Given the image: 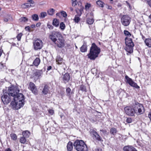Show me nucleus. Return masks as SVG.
<instances>
[{"instance_id": "obj_1", "label": "nucleus", "mask_w": 151, "mask_h": 151, "mask_svg": "<svg viewBox=\"0 0 151 151\" xmlns=\"http://www.w3.org/2000/svg\"><path fill=\"white\" fill-rule=\"evenodd\" d=\"M101 50L94 43L92 44L89 53L87 55L88 58L92 60H94L98 57Z\"/></svg>"}, {"instance_id": "obj_2", "label": "nucleus", "mask_w": 151, "mask_h": 151, "mask_svg": "<svg viewBox=\"0 0 151 151\" xmlns=\"http://www.w3.org/2000/svg\"><path fill=\"white\" fill-rule=\"evenodd\" d=\"M75 149L77 151H87L88 148L86 145L82 140H76L73 143Z\"/></svg>"}, {"instance_id": "obj_3", "label": "nucleus", "mask_w": 151, "mask_h": 151, "mask_svg": "<svg viewBox=\"0 0 151 151\" xmlns=\"http://www.w3.org/2000/svg\"><path fill=\"white\" fill-rule=\"evenodd\" d=\"M125 40L126 45L125 49L127 52V54L128 55V53L131 54L133 52L134 44L132 39L130 38L126 37Z\"/></svg>"}, {"instance_id": "obj_4", "label": "nucleus", "mask_w": 151, "mask_h": 151, "mask_svg": "<svg viewBox=\"0 0 151 151\" xmlns=\"http://www.w3.org/2000/svg\"><path fill=\"white\" fill-rule=\"evenodd\" d=\"M133 106L134 109L135 113L137 115H140L143 114L145 111L144 107L142 104L135 102L133 104Z\"/></svg>"}, {"instance_id": "obj_5", "label": "nucleus", "mask_w": 151, "mask_h": 151, "mask_svg": "<svg viewBox=\"0 0 151 151\" xmlns=\"http://www.w3.org/2000/svg\"><path fill=\"white\" fill-rule=\"evenodd\" d=\"M19 92V90L17 87L12 86L8 88V92L7 93L11 96L13 99L15 98L14 97L16 96L17 93Z\"/></svg>"}, {"instance_id": "obj_6", "label": "nucleus", "mask_w": 151, "mask_h": 151, "mask_svg": "<svg viewBox=\"0 0 151 151\" xmlns=\"http://www.w3.org/2000/svg\"><path fill=\"white\" fill-rule=\"evenodd\" d=\"M1 100L4 104H7L9 103L13 98L8 93H5L1 96Z\"/></svg>"}, {"instance_id": "obj_7", "label": "nucleus", "mask_w": 151, "mask_h": 151, "mask_svg": "<svg viewBox=\"0 0 151 151\" xmlns=\"http://www.w3.org/2000/svg\"><path fill=\"white\" fill-rule=\"evenodd\" d=\"M124 110L126 114L129 116H134L135 113V111L134 107L127 106L124 108Z\"/></svg>"}, {"instance_id": "obj_8", "label": "nucleus", "mask_w": 151, "mask_h": 151, "mask_svg": "<svg viewBox=\"0 0 151 151\" xmlns=\"http://www.w3.org/2000/svg\"><path fill=\"white\" fill-rule=\"evenodd\" d=\"M42 46V42L40 40L37 39L33 42L34 48L35 50L41 49Z\"/></svg>"}, {"instance_id": "obj_9", "label": "nucleus", "mask_w": 151, "mask_h": 151, "mask_svg": "<svg viewBox=\"0 0 151 151\" xmlns=\"http://www.w3.org/2000/svg\"><path fill=\"white\" fill-rule=\"evenodd\" d=\"M131 19V18L129 16L124 15L121 18V22L123 25L127 26L129 24Z\"/></svg>"}, {"instance_id": "obj_10", "label": "nucleus", "mask_w": 151, "mask_h": 151, "mask_svg": "<svg viewBox=\"0 0 151 151\" xmlns=\"http://www.w3.org/2000/svg\"><path fill=\"white\" fill-rule=\"evenodd\" d=\"M14 99L13 100L17 101L19 103L21 104V103H22L23 104V106L24 104V97L23 95L21 93H17L16 96L14 97Z\"/></svg>"}, {"instance_id": "obj_11", "label": "nucleus", "mask_w": 151, "mask_h": 151, "mask_svg": "<svg viewBox=\"0 0 151 151\" xmlns=\"http://www.w3.org/2000/svg\"><path fill=\"white\" fill-rule=\"evenodd\" d=\"M21 103V104L19 103L17 101L14 100L11 102V105L13 109H18L23 106V104L22 103Z\"/></svg>"}, {"instance_id": "obj_12", "label": "nucleus", "mask_w": 151, "mask_h": 151, "mask_svg": "<svg viewBox=\"0 0 151 151\" xmlns=\"http://www.w3.org/2000/svg\"><path fill=\"white\" fill-rule=\"evenodd\" d=\"M54 43L58 47L60 48L63 47L65 45L64 40L62 37H59L58 39Z\"/></svg>"}, {"instance_id": "obj_13", "label": "nucleus", "mask_w": 151, "mask_h": 151, "mask_svg": "<svg viewBox=\"0 0 151 151\" xmlns=\"http://www.w3.org/2000/svg\"><path fill=\"white\" fill-rule=\"evenodd\" d=\"M126 79L127 80V83L131 86L134 87L136 88H139V86H138L137 84L133 81L132 79L129 78L127 76L125 77Z\"/></svg>"}, {"instance_id": "obj_14", "label": "nucleus", "mask_w": 151, "mask_h": 151, "mask_svg": "<svg viewBox=\"0 0 151 151\" xmlns=\"http://www.w3.org/2000/svg\"><path fill=\"white\" fill-rule=\"evenodd\" d=\"M60 35V33L58 32H53L50 35L49 37L53 42L54 43L57 40L56 39L57 37H58V35Z\"/></svg>"}, {"instance_id": "obj_15", "label": "nucleus", "mask_w": 151, "mask_h": 151, "mask_svg": "<svg viewBox=\"0 0 151 151\" xmlns=\"http://www.w3.org/2000/svg\"><path fill=\"white\" fill-rule=\"evenodd\" d=\"M42 73V70H37L35 71L33 74V78L35 80H37L40 78V77L41 76Z\"/></svg>"}, {"instance_id": "obj_16", "label": "nucleus", "mask_w": 151, "mask_h": 151, "mask_svg": "<svg viewBox=\"0 0 151 151\" xmlns=\"http://www.w3.org/2000/svg\"><path fill=\"white\" fill-rule=\"evenodd\" d=\"M29 88L35 94H37V90L35 84L32 82L29 83Z\"/></svg>"}, {"instance_id": "obj_17", "label": "nucleus", "mask_w": 151, "mask_h": 151, "mask_svg": "<svg viewBox=\"0 0 151 151\" xmlns=\"http://www.w3.org/2000/svg\"><path fill=\"white\" fill-rule=\"evenodd\" d=\"M124 151H137L135 148L131 146H127L124 147L123 148Z\"/></svg>"}, {"instance_id": "obj_18", "label": "nucleus", "mask_w": 151, "mask_h": 151, "mask_svg": "<svg viewBox=\"0 0 151 151\" xmlns=\"http://www.w3.org/2000/svg\"><path fill=\"white\" fill-rule=\"evenodd\" d=\"M73 144L72 142H69L67 146V150L68 151H71L73 149Z\"/></svg>"}, {"instance_id": "obj_19", "label": "nucleus", "mask_w": 151, "mask_h": 151, "mask_svg": "<svg viewBox=\"0 0 151 151\" xmlns=\"http://www.w3.org/2000/svg\"><path fill=\"white\" fill-rule=\"evenodd\" d=\"M63 59L59 55L56 58V62L59 65H60L63 62Z\"/></svg>"}, {"instance_id": "obj_20", "label": "nucleus", "mask_w": 151, "mask_h": 151, "mask_svg": "<svg viewBox=\"0 0 151 151\" xmlns=\"http://www.w3.org/2000/svg\"><path fill=\"white\" fill-rule=\"evenodd\" d=\"M93 135L94 136L96 139L97 140L99 141L101 140V138L96 131L93 132Z\"/></svg>"}, {"instance_id": "obj_21", "label": "nucleus", "mask_w": 151, "mask_h": 151, "mask_svg": "<svg viewBox=\"0 0 151 151\" xmlns=\"http://www.w3.org/2000/svg\"><path fill=\"white\" fill-rule=\"evenodd\" d=\"M70 78V76L68 73H66L64 75L63 79V80L67 82H68Z\"/></svg>"}, {"instance_id": "obj_22", "label": "nucleus", "mask_w": 151, "mask_h": 151, "mask_svg": "<svg viewBox=\"0 0 151 151\" xmlns=\"http://www.w3.org/2000/svg\"><path fill=\"white\" fill-rule=\"evenodd\" d=\"M145 42L146 45L149 47H151V39H146L145 40Z\"/></svg>"}, {"instance_id": "obj_23", "label": "nucleus", "mask_w": 151, "mask_h": 151, "mask_svg": "<svg viewBox=\"0 0 151 151\" xmlns=\"http://www.w3.org/2000/svg\"><path fill=\"white\" fill-rule=\"evenodd\" d=\"M59 24V22L58 20L56 19H54L52 22V25L56 27H58Z\"/></svg>"}, {"instance_id": "obj_24", "label": "nucleus", "mask_w": 151, "mask_h": 151, "mask_svg": "<svg viewBox=\"0 0 151 151\" xmlns=\"http://www.w3.org/2000/svg\"><path fill=\"white\" fill-rule=\"evenodd\" d=\"M40 60L39 58H36L33 62V64L35 66H37L40 63Z\"/></svg>"}, {"instance_id": "obj_25", "label": "nucleus", "mask_w": 151, "mask_h": 151, "mask_svg": "<svg viewBox=\"0 0 151 151\" xmlns=\"http://www.w3.org/2000/svg\"><path fill=\"white\" fill-rule=\"evenodd\" d=\"M48 91V87L47 85H45L42 91V93L45 94H47Z\"/></svg>"}, {"instance_id": "obj_26", "label": "nucleus", "mask_w": 151, "mask_h": 151, "mask_svg": "<svg viewBox=\"0 0 151 151\" xmlns=\"http://www.w3.org/2000/svg\"><path fill=\"white\" fill-rule=\"evenodd\" d=\"M87 50V46L86 45H83L81 48V51L82 52H85Z\"/></svg>"}, {"instance_id": "obj_27", "label": "nucleus", "mask_w": 151, "mask_h": 151, "mask_svg": "<svg viewBox=\"0 0 151 151\" xmlns=\"http://www.w3.org/2000/svg\"><path fill=\"white\" fill-rule=\"evenodd\" d=\"M117 129L115 128H111L110 130V133L113 135H115L117 132Z\"/></svg>"}, {"instance_id": "obj_28", "label": "nucleus", "mask_w": 151, "mask_h": 151, "mask_svg": "<svg viewBox=\"0 0 151 151\" xmlns=\"http://www.w3.org/2000/svg\"><path fill=\"white\" fill-rule=\"evenodd\" d=\"M30 133L28 131H25L22 133V135L25 137H28L29 136Z\"/></svg>"}, {"instance_id": "obj_29", "label": "nucleus", "mask_w": 151, "mask_h": 151, "mask_svg": "<svg viewBox=\"0 0 151 151\" xmlns=\"http://www.w3.org/2000/svg\"><path fill=\"white\" fill-rule=\"evenodd\" d=\"M31 6L30 4L29 3H27L22 4L21 5V7L22 8H27Z\"/></svg>"}, {"instance_id": "obj_30", "label": "nucleus", "mask_w": 151, "mask_h": 151, "mask_svg": "<svg viewBox=\"0 0 151 151\" xmlns=\"http://www.w3.org/2000/svg\"><path fill=\"white\" fill-rule=\"evenodd\" d=\"M10 137L11 139L14 140H16L17 139V136L14 133H11L10 134Z\"/></svg>"}, {"instance_id": "obj_31", "label": "nucleus", "mask_w": 151, "mask_h": 151, "mask_svg": "<svg viewBox=\"0 0 151 151\" xmlns=\"http://www.w3.org/2000/svg\"><path fill=\"white\" fill-rule=\"evenodd\" d=\"M54 9L52 8L48 10L47 12L49 15H52L54 14Z\"/></svg>"}, {"instance_id": "obj_32", "label": "nucleus", "mask_w": 151, "mask_h": 151, "mask_svg": "<svg viewBox=\"0 0 151 151\" xmlns=\"http://www.w3.org/2000/svg\"><path fill=\"white\" fill-rule=\"evenodd\" d=\"M66 92L68 96L70 97L71 94L72 93L71 92V90L69 88H68L66 89Z\"/></svg>"}, {"instance_id": "obj_33", "label": "nucleus", "mask_w": 151, "mask_h": 151, "mask_svg": "<svg viewBox=\"0 0 151 151\" xmlns=\"http://www.w3.org/2000/svg\"><path fill=\"white\" fill-rule=\"evenodd\" d=\"M32 19L35 21H37L39 19V17L37 14H34L32 16Z\"/></svg>"}, {"instance_id": "obj_34", "label": "nucleus", "mask_w": 151, "mask_h": 151, "mask_svg": "<svg viewBox=\"0 0 151 151\" xmlns=\"http://www.w3.org/2000/svg\"><path fill=\"white\" fill-rule=\"evenodd\" d=\"M47 15L46 12H41L40 14L39 17L41 18H45Z\"/></svg>"}, {"instance_id": "obj_35", "label": "nucleus", "mask_w": 151, "mask_h": 151, "mask_svg": "<svg viewBox=\"0 0 151 151\" xmlns=\"http://www.w3.org/2000/svg\"><path fill=\"white\" fill-rule=\"evenodd\" d=\"M94 22V19L93 18H88L87 20V23L90 24H92Z\"/></svg>"}, {"instance_id": "obj_36", "label": "nucleus", "mask_w": 151, "mask_h": 151, "mask_svg": "<svg viewBox=\"0 0 151 151\" xmlns=\"http://www.w3.org/2000/svg\"><path fill=\"white\" fill-rule=\"evenodd\" d=\"M65 24L63 22H62L60 23V28L62 30H64L65 29Z\"/></svg>"}, {"instance_id": "obj_37", "label": "nucleus", "mask_w": 151, "mask_h": 151, "mask_svg": "<svg viewBox=\"0 0 151 151\" xmlns=\"http://www.w3.org/2000/svg\"><path fill=\"white\" fill-rule=\"evenodd\" d=\"M26 141V139L24 136L21 137L20 139V142L22 143H25Z\"/></svg>"}, {"instance_id": "obj_38", "label": "nucleus", "mask_w": 151, "mask_h": 151, "mask_svg": "<svg viewBox=\"0 0 151 151\" xmlns=\"http://www.w3.org/2000/svg\"><path fill=\"white\" fill-rule=\"evenodd\" d=\"M28 19L26 17H22L20 19V21L21 22H25L28 21Z\"/></svg>"}, {"instance_id": "obj_39", "label": "nucleus", "mask_w": 151, "mask_h": 151, "mask_svg": "<svg viewBox=\"0 0 151 151\" xmlns=\"http://www.w3.org/2000/svg\"><path fill=\"white\" fill-rule=\"evenodd\" d=\"M96 4L99 6L102 7L104 6V3L100 1H98L96 2Z\"/></svg>"}, {"instance_id": "obj_40", "label": "nucleus", "mask_w": 151, "mask_h": 151, "mask_svg": "<svg viewBox=\"0 0 151 151\" xmlns=\"http://www.w3.org/2000/svg\"><path fill=\"white\" fill-rule=\"evenodd\" d=\"M80 20L79 17L77 15H76L74 19V21L76 23H78Z\"/></svg>"}, {"instance_id": "obj_41", "label": "nucleus", "mask_w": 151, "mask_h": 151, "mask_svg": "<svg viewBox=\"0 0 151 151\" xmlns=\"http://www.w3.org/2000/svg\"><path fill=\"white\" fill-rule=\"evenodd\" d=\"M91 6V4H90L87 3L85 6V9L87 11L89 9Z\"/></svg>"}, {"instance_id": "obj_42", "label": "nucleus", "mask_w": 151, "mask_h": 151, "mask_svg": "<svg viewBox=\"0 0 151 151\" xmlns=\"http://www.w3.org/2000/svg\"><path fill=\"white\" fill-rule=\"evenodd\" d=\"M124 33L126 36L128 37H130L131 36V33L128 31L127 30H124Z\"/></svg>"}, {"instance_id": "obj_43", "label": "nucleus", "mask_w": 151, "mask_h": 151, "mask_svg": "<svg viewBox=\"0 0 151 151\" xmlns=\"http://www.w3.org/2000/svg\"><path fill=\"white\" fill-rule=\"evenodd\" d=\"M22 35V34L20 33L18 34L17 36V38L18 41H20L21 40V37Z\"/></svg>"}, {"instance_id": "obj_44", "label": "nucleus", "mask_w": 151, "mask_h": 151, "mask_svg": "<svg viewBox=\"0 0 151 151\" xmlns=\"http://www.w3.org/2000/svg\"><path fill=\"white\" fill-rule=\"evenodd\" d=\"M132 119L131 118H127L126 119V122L128 123H131L132 122Z\"/></svg>"}, {"instance_id": "obj_45", "label": "nucleus", "mask_w": 151, "mask_h": 151, "mask_svg": "<svg viewBox=\"0 0 151 151\" xmlns=\"http://www.w3.org/2000/svg\"><path fill=\"white\" fill-rule=\"evenodd\" d=\"M61 15L64 17H66L67 16V14L65 12L63 11L61 12Z\"/></svg>"}, {"instance_id": "obj_46", "label": "nucleus", "mask_w": 151, "mask_h": 151, "mask_svg": "<svg viewBox=\"0 0 151 151\" xmlns=\"http://www.w3.org/2000/svg\"><path fill=\"white\" fill-rule=\"evenodd\" d=\"M100 131L102 132L104 134H107L108 133L106 130L104 129L101 130Z\"/></svg>"}, {"instance_id": "obj_47", "label": "nucleus", "mask_w": 151, "mask_h": 151, "mask_svg": "<svg viewBox=\"0 0 151 151\" xmlns=\"http://www.w3.org/2000/svg\"><path fill=\"white\" fill-rule=\"evenodd\" d=\"M48 112L51 115H52L54 113V111L52 109H49Z\"/></svg>"}, {"instance_id": "obj_48", "label": "nucleus", "mask_w": 151, "mask_h": 151, "mask_svg": "<svg viewBox=\"0 0 151 151\" xmlns=\"http://www.w3.org/2000/svg\"><path fill=\"white\" fill-rule=\"evenodd\" d=\"M80 89L82 91H85L86 89L85 87L83 85L81 86Z\"/></svg>"}, {"instance_id": "obj_49", "label": "nucleus", "mask_w": 151, "mask_h": 151, "mask_svg": "<svg viewBox=\"0 0 151 151\" xmlns=\"http://www.w3.org/2000/svg\"><path fill=\"white\" fill-rule=\"evenodd\" d=\"M94 151H102V149L100 147H97L95 150Z\"/></svg>"}, {"instance_id": "obj_50", "label": "nucleus", "mask_w": 151, "mask_h": 151, "mask_svg": "<svg viewBox=\"0 0 151 151\" xmlns=\"http://www.w3.org/2000/svg\"><path fill=\"white\" fill-rule=\"evenodd\" d=\"M47 26L50 29H53V27L51 24H47Z\"/></svg>"}, {"instance_id": "obj_51", "label": "nucleus", "mask_w": 151, "mask_h": 151, "mask_svg": "<svg viewBox=\"0 0 151 151\" xmlns=\"http://www.w3.org/2000/svg\"><path fill=\"white\" fill-rule=\"evenodd\" d=\"M27 2L28 3L29 2V3H30V4H34V1L32 0H28L27 1Z\"/></svg>"}, {"instance_id": "obj_52", "label": "nucleus", "mask_w": 151, "mask_h": 151, "mask_svg": "<svg viewBox=\"0 0 151 151\" xmlns=\"http://www.w3.org/2000/svg\"><path fill=\"white\" fill-rule=\"evenodd\" d=\"M148 117L149 118L150 121H151V112H150L148 114Z\"/></svg>"}, {"instance_id": "obj_53", "label": "nucleus", "mask_w": 151, "mask_h": 151, "mask_svg": "<svg viewBox=\"0 0 151 151\" xmlns=\"http://www.w3.org/2000/svg\"><path fill=\"white\" fill-rule=\"evenodd\" d=\"M9 18H4V22H7L9 20Z\"/></svg>"}, {"instance_id": "obj_54", "label": "nucleus", "mask_w": 151, "mask_h": 151, "mask_svg": "<svg viewBox=\"0 0 151 151\" xmlns=\"http://www.w3.org/2000/svg\"><path fill=\"white\" fill-rule=\"evenodd\" d=\"M72 2V5L73 6H75L77 5L76 2Z\"/></svg>"}, {"instance_id": "obj_55", "label": "nucleus", "mask_w": 151, "mask_h": 151, "mask_svg": "<svg viewBox=\"0 0 151 151\" xmlns=\"http://www.w3.org/2000/svg\"><path fill=\"white\" fill-rule=\"evenodd\" d=\"M148 3L149 5L151 7V0H148Z\"/></svg>"}, {"instance_id": "obj_56", "label": "nucleus", "mask_w": 151, "mask_h": 151, "mask_svg": "<svg viewBox=\"0 0 151 151\" xmlns=\"http://www.w3.org/2000/svg\"><path fill=\"white\" fill-rule=\"evenodd\" d=\"M51 68H52V67L50 66L47 67V70H51Z\"/></svg>"}, {"instance_id": "obj_57", "label": "nucleus", "mask_w": 151, "mask_h": 151, "mask_svg": "<svg viewBox=\"0 0 151 151\" xmlns=\"http://www.w3.org/2000/svg\"><path fill=\"white\" fill-rule=\"evenodd\" d=\"M41 24L40 23H38L36 24V26L37 27H39L40 25Z\"/></svg>"}, {"instance_id": "obj_58", "label": "nucleus", "mask_w": 151, "mask_h": 151, "mask_svg": "<svg viewBox=\"0 0 151 151\" xmlns=\"http://www.w3.org/2000/svg\"><path fill=\"white\" fill-rule=\"evenodd\" d=\"M78 3L79 5H80V6H81L82 4L81 1H79L78 2Z\"/></svg>"}, {"instance_id": "obj_59", "label": "nucleus", "mask_w": 151, "mask_h": 151, "mask_svg": "<svg viewBox=\"0 0 151 151\" xmlns=\"http://www.w3.org/2000/svg\"><path fill=\"white\" fill-rule=\"evenodd\" d=\"M35 27V25L34 24H32L31 26V27L32 28H34V27Z\"/></svg>"}, {"instance_id": "obj_60", "label": "nucleus", "mask_w": 151, "mask_h": 151, "mask_svg": "<svg viewBox=\"0 0 151 151\" xmlns=\"http://www.w3.org/2000/svg\"><path fill=\"white\" fill-rule=\"evenodd\" d=\"M5 151H12L11 150L10 148H7L5 150Z\"/></svg>"}, {"instance_id": "obj_61", "label": "nucleus", "mask_w": 151, "mask_h": 151, "mask_svg": "<svg viewBox=\"0 0 151 151\" xmlns=\"http://www.w3.org/2000/svg\"><path fill=\"white\" fill-rule=\"evenodd\" d=\"M83 10V9H81L80 10V14L79 15L80 16H81V11H82Z\"/></svg>"}, {"instance_id": "obj_62", "label": "nucleus", "mask_w": 151, "mask_h": 151, "mask_svg": "<svg viewBox=\"0 0 151 151\" xmlns=\"http://www.w3.org/2000/svg\"><path fill=\"white\" fill-rule=\"evenodd\" d=\"M25 29H27L28 30H29V29H30V28H29V27H26Z\"/></svg>"}, {"instance_id": "obj_63", "label": "nucleus", "mask_w": 151, "mask_h": 151, "mask_svg": "<svg viewBox=\"0 0 151 151\" xmlns=\"http://www.w3.org/2000/svg\"><path fill=\"white\" fill-rule=\"evenodd\" d=\"M70 11H73V8H72V7H70Z\"/></svg>"}, {"instance_id": "obj_64", "label": "nucleus", "mask_w": 151, "mask_h": 151, "mask_svg": "<svg viewBox=\"0 0 151 151\" xmlns=\"http://www.w3.org/2000/svg\"><path fill=\"white\" fill-rule=\"evenodd\" d=\"M76 0H72V2H76Z\"/></svg>"}]
</instances>
